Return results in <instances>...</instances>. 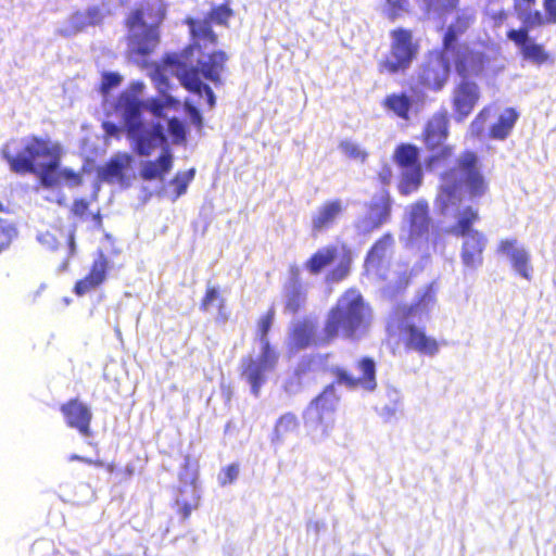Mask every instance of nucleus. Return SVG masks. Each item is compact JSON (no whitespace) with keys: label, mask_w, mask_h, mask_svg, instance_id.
Returning <instances> with one entry per match:
<instances>
[{"label":"nucleus","mask_w":556,"mask_h":556,"mask_svg":"<svg viewBox=\"0 0 556 556\" xmlns=\"http://www.w3.org/2000/svg\"><path fill=\"white\" fill-rule=\"evenodd\" d=\"M511 1L513 12L521 25L509 28L506 31V39L518 49L523 61L535 66L553 64V54L544 43L538 42L530 31L547 25H556V0H542L543 12L536 9L538 0Z\"/></svg>","instance_id":"1"},{"label":"nucleus","mask_w":556,"mask_h":556,"mask_svg":"<svg viewBox=\"0 0 556 556\" xmlns=\"http://www.w3.org/2000/svg\"><path fill=\"white\" fill-rule=\"evenodd\" d=\"M489 191V182L480 168L476 151L460 152L454 165L440 174L435 205L441 214H446L463 200L466 192L470 199H479Z\"/></svg>","instance_id":"2"},{"label":"nucleus","mask_w":556,"mask_h":556,"mask_svg":"<svg viewBox=\"0 0 556 556\" xmlns=\"http://www.w3.org/2000/svg\"><path fill=\"white\" fill-rule=\"evenodd\" d=\"M17 143L16 139L5 143L1 149V156L9 164L11 172L25 175H38L40 184L51 188L54 180L49 176L53 169H58L62 147L50 138L30 135L21 139V149L15 151L12 146Z\"/></svg>","instance_id":"3"},{"label":"nucleus","mask_w":556,"mask_h":556,"mask_svg":"<svg viewBox=\"0 0 556 556\" xmlns=\"http://www.w3.org/2000/svg\"><path fill=\"white\" fill-rule=\"evenodd\" d=\"M371 323V309L362 294L345 291L328 311L323 329L321 343L331 344L338 338L356 341L367 331Z\"/></svg>","instance_id":"4"},{"label":"nucleus","mask_w":556,"mask_h":556,"mask_svg":"<svg viewBox=\"0 0 556 556\" xmlns=\"http://www.w3.org/2000/svg\"><path fill=\"white\" fill-rule=\"evenodd\" d=\"M166 16L163 0H140L125 16L127 47L130 55L146 58L161 42V26Z\"/></svg>","instance_id":"5"},{"label":"nucleus","mask_w":556,"mask_h":556,"mask_svg":"<svg viewBox=\"0 0 556 556\" xmlns=\"http://www.w3.org/2000/svg\"><path fill=\"white\" fill-rule=\"evenodd\" d=\"M180 65H168L179 71L178 78L181 85L192 93L206 96V102L210 109L216 103L215 94L212 88L203 84L201 78L212 81L215 86L223 84L222 75L226 71L228 54L223 50H216L208 53L204 59H199L197 65H192V56L189 60L180 59Z\"/></svg>","instance_id":"6"},{"label":"nucleus","mask_w":556,"mask_h":556,"mask_svg":"<svg viewBox=\"0 0 556 556\" xmlns=\"http://www.w3.org/2000/svg\"><path fill=\"white\" fill-rule=\"evenodd\" d=\"M235 15L228 1L213 5L205 18L186 17L184 24L189 28L190 43L180 53L168 54L164 58L165 65H180V59L189 60L194 52H202L203 47L216 46L217 34L213 30L212 24L228 27L229 20Z\"/></svg>","instance_id":"7"},{"label":"nucleus","mask_w":556,"mask_h":556,"mask_svg":"<svg viewBox=\"0 0 556 556\" xmlns=\"http://www.w3.org/2000/svg\"><path fill=\"white\" fill-rule=\"evenodd\" d=\"M448 137L450 115L445 109H442L426 121L420 134V141L430 153L425 161L428 169L438 168L454 156V146L446 143Z\"/></svg>","instance_id":"8"},{"label":"nucleus","mask_w":556,"mask_h":556,"mask_svg":"<svg viewBox=\"0 0 556 556\" xmlns=\"http://www.w3.org/2000/svg\"><path fill=\"white\" fill-rule=\"evenodd\" d=\"M392 38L390 53L378 62L380 74L394 75L406 72L419 52L410 29L399 27L390 31Z\"/></svg>","instance_id":"9"},{"label":"nucleus","mask_w":556,"mask_h":556,"mask_svg":"<svg viewBox=\"0 0 556 556\" xmlns=\"http://www.w3.org/2000/svg\"><path fill=\"white\" fill-rule=\"evenodd\" d=\"M393 161L403 169L397 186L399 192L405 197L416 192L424 178L419 163V149L413 143H401L394 149Z\"/></svg>","instance_id":"10"},{"label":"nucleus","mask_w":556,"mask_h":556,"mask_svg":"<svg viewBox=\"0 0 556 556\" xmlns=\"http://www.w3.org/2000/svg\"><path fill=\"white\" fill-rule=\"evenodd\" d=\"M446 52L441 48L427 53L416 72V81L419 87L439 92L446 86L451 75V63Z\"/></svg>","instance_id":"11"},{"label":"nucleus","mask_w":556,"mask_h":556,"mask_svg":"<svg viewBox=\"0 0 556 556\" xmlns=\"http://www.w3.org/2000/svg\"><path fill=\"white\" fill-rule=\"evenodd\" d=\"M337 403L333 386H327L305 410L306 424L323 438L333 429Z\"/></svg>","instance_id":"12"},{"label":"nucleus","mask_w":556,"mask_h":556,"mask_svg":"<svg viewBox=\"0 0 556 556\" xmlns=\"http://www.w3.org/2000/svg\"><path fill=\"white\" fill-rule=\"evenodd\" d=\"M125 131L134 152L140 156H150L157 147L167 142L163 126L160 123L151 125L144 122L130 124Z\"/></svg>","instance_id":"13"},{"label":"nucleus","mask_w":556,"mask_h":556,"mask_svg":"<svg viewBox=\"0 0 556 556\" xmlns=\"http://www.w3.org/2000/svg\"><path fill=\"white\" fill-rule=\"evenodd\" d=\"M277 362V352L267 343L262 346L260 358L251 356L242 358L241 376L250 383L251 391L255 396L258 395L262 384L266 381V371L273 370L276 367Z\"/></svg>","instance_id":"14"},{"label":"nucleus","mask_w":556,"mask_h":556,"mask_svg":"<svg viewBox=\"0 0 556 556\" xmlns=\"http://www.w3.org/2000/svg\"><path fill=\"white\" fill-rule=\"evenodd\" d=\"M359 375L354 376L342 367L332 369L336 382L349 389H362L366 392H374L378 387L377 365L372 357L362 356L355 362Z\"/></svg>","instance_id":"15"},{"label":"nucleus","mask_w":556,"mask_h":556,"mask_svg":"<svg viewBox=\"0 0 556 556\" xmlns=\"http://www.w3.org/2000/svg\"><path fill=\"white\" fill-rule=\"evenodd\" d=\"M401 332L406 350L426 356H434L439 353L440 342L434 337L427 334L425 327L406 324L401 328Z\"/></svg>","instance_id":"16"},{"label":"nucleus","mask_w":556,"mask_h":556,"mask_svg":"<svg viewBox=\"0 0 556 556\" xmlns=\"http://www.w3.org/2000/svg\"><path fill=\"white\" fill-rule=\"evenodd\" d=\"M75 232L74 226L66 228L62 224H51L46 230L39 232L37 239L42 247L50 251L65 247L66 255L70 258L76 254Z\"/></svg>","instance_id":"17"},{"label":"nucleus","mask_w":556,"mask_h":556,"mask_svg":"<svg viewBox=\"0 0 556 556\" xmlns=\"http://www.w3.org/2000/svg\"><path fill=\"white\" fill-rule=\"evenodd\" d=\"M60 410L67 427L76 429L84 437H91L92 413L85 403L77 397L70 399L60 406Z\"/></svg>","instance_id":"18"},{"label":"nucleus","mask_w":556,"mask_h":556,"mask_svg":"<svg viewBox=\"0 0 556 556\" xmlns=\"http://www.w3.org/2000/svg\"><path fill=\"white\" fill-rule=\"evenodd\" d=\"M409 236L414 239L428 240L431 229L435 230V235L440 237V229L433 226L430 216L429 203L425 199H419L409 207Z\"/></svg>","instance_id":"19"},{"label":"nucleus","mask_w":556,"mask_h":556,"mask_svg":"<svg viewBox=\"0 0 556 556\" xmlns=\"http://www.w3.org/2000/svg\"><path fill=\"white\" fill-rule=\"evenodd\" d=\"M480 98L479 87L476 83L462 80L453 92L452 105L456 121L460 122L473 111Z\"/></svg>","instance_id":"20"},{"label":"nucleus","mask_w":556,"mask_h":556,"mask_svg":"<svg viewBox=\"0 0 556 556\" xmlns=\"http://www.w3.org/2000/svg\"><path fill=\"white\" fill-rule=\"evenodd\" d=\"M109 267V258L102 251H100L93 260L87 275L76 281L73 292L77 296H83L100 287L106 279Z\"/></svg>","instance_id":"21"},{"label":"nucleus","mask_w":556,"mask_h":556,"mask_svg":"<svg viewBox=\"0 0 556 556\" xmlns=\"http://www.w3.org/2000/svg\"><path fill=\"white\" fill-rule=\"evenodd\" d=\"M460 260L465 267L477 269L483 264V253L488 244V239L483 232L475 230L469 236L463 237Z\"/></svg>","instance_id":"22"},{"label":"nucleus","mask_w":556,"mask_h":556,"mask_svg":"<svg viewBox=\"0 0 556 556\" xmlns=\"http://www.w3.org/2000/svg\"><path fill=\"white\" fill-rule=\"evenodd\" d=\"M489 62L485 53L472 49H462L455 54L454 66L457 74L463 77L480 75Z\"/></svg>","instance_id":"23"},{"label":"nucleus","mask_w":556,"mask_h":556,"mask_svg":"<svg viewBox=\"0 0 556 556\" xmlns=\"http://www.w3.org/2000/svg\"><path fill=\"white\" fill-rule=\"evenodd\" d=\"M320 339L321 332L316 334V323L311 318L298 320L290 330V341L296 350L329 345V343H321Z\"/></svg>","instance_id":"24"},{"label":"nucleus","mask_w":556,"mask_h":556,"mask_svg":"<svg viewBox=\"0 0 556 556\" xmlns=\"http://www.w3.org/2000/svg\"><path fill=\"white\" fill-rule=\"evenodd\" d=\"M476 22V14L472 11H462L456 14L452 23L447 26L443 37L441 47L444 51H454L458 38L467 33V30Z\"/></svg>","instance_id":"25"},{"label":"nucleus","mask_w":556,"mask_h":556,"mask_svg":"<svg viewBox=\"0 0 556 556\" xmlns=\"http://www.w3.org/2000/svg\"><path fill=\"white\" fill-rule=\"evenodd\" d=\"M173 165L174 156L168 147H166L155 160L142 163L139 176L146 181H163L165 176L172 170Z\"/></svg>","instance_id":"26"},{"label":"nucleus","mask_w":556,"mask_h":556,"mask_svg":"<svg viewBox=\"0 0 556 556\" xmlns=\"http://www.w3.org/2000/svg\"><path fill=\"white\" fill-rule=\"evenodd\" d=\"M344 211L345 205L341 199H332L324 202L312 217L313 231L320 232L329 229Z\"/></svg>","instance_id":"27"},{"label":"nucleus","mask_w":556,"mask_h":556,"mask_svg":"<svg viewBox=\"0 0 556 556\" xmlns=\"http://www.w3.org/2000/svg\"><path fill=\"white\" fill-rule=\"evenodd\" d=\"M517 241L515 239H505L498 243V252L509 256V261L514 269L525 279L531 280L532 266L530 255L525 249H516Z\"/></svg>","instance_id":"28"},{"label":"nucleus","mask_w":556,"mask_h":556,"mask_svg":"<svg viewBox=\"0 0 556 556\" xmlns=\"http://www.w3.org/2000/svg\"><path fill=\"white\" fill-rule=\"evenodd\" d=\"M391 210L392 199L390 192L382 190L379 194L375 195L368 204L370 226L367 230L372 231L386 224L390 219Z\"/></svg>","instance_id":"29"},{"label":"nucleus","mask_w":556,"mask_h":556,"mask_svg":"<svg viewBox=\"0 0 556 556\" xmlns=\"http://www.w3.org/2000/svg\"><path fill=\"white\" fill-rule=\"evenodd\" d=\"M519 113L514 108H505L496 115V121L491 124L488 130V137L492 140H505L507 139L517 121Z\"/></svg>","instance_id":"30"},{"label":"nucleus","mask_w":556,"mask_h":556,"mask_svg":"<svg viewBox=\"0 0 556 556\" xmlns=\"http://www.w3.org/2000/svg\"><path fill=\"white\" fill-rule=\"evenodd\" d=\"M112 14L110 8L89 7L86 11H76L71 16V26L75 31H80L88 26H99L105 17Z\"/></svg>","instance_id":"31"},{"label":"nucleus","mask_w":556,"mask_h":556,"mask_svg":"<svg viewBox=\"0 0 556 556\" xmlns=\"http://www.w3.org/2000/svg\"><path fill=\"white\" fill-rule=\"evenodd\" d=\"M307 293L304 286L298 280H291L285 289L283 309L286 313L295 315L306 306Z\"/></svg>","instance_id":"32"},{"label":"nucleus","mask_w":556,"mask_h":556,"mask_svg":"<svg viewBox=\"0 0 556 556\" xmlns=\"http://www.w3.org/2000/svg\"><path fill=\"white\" fill-rule=\"evenodd\" d=\"M479 220V211L471 205H467L457 212L455 216V223L451 226L448 232L455 237L469 236L476 230L472 227Z\"/></svg>","instance_id":"33"},{"label":"nucleus","mask_w":556,"mask_h":556,"mask_svg":"<svg viewBox=\"0 0 556 556\" xmlns=\"http://www.w3.org/2000/svg\"><path fill=\"white\" fill-rule=\"evenodd\" d=\"M381 105L387 112L407 121L409 119L413 100L405 92H392L383 98Z\"/></svg>","instance_id":"34"},{"label":"nucleus","mask_w":556,"mask_h":556,"mask_svg":"<svg viewBox=\"0 0 556 556\" xmlns=\"http://www.w3.org/2000/svg\"><path fill=\"white\" fill-rule=\"evenodd\" d=\"M338 248L327 245L318 249L304 263L305 269L312 275H318L338 258Z\"/></svg>","instance_id":"35"},{"label":"nucleus","mask_w":556,"mask_h":556,"mask_svg":"<svg viewBox=\"0 0 556 556\" xmlns=\"http://www.w3.org/2000/svg\"><path fill=\"white\" fill-rule=\"evenodd\" d=\"M394 244V238L391 233H383L379 239H377L370 249L367 251L365 256V266L367 268H378L380 267L383 260L387 257L388 252L392 249Z\"/></svg>","instance_id":"36"},{"label":"nucleus","mask_w":556,"mask_h":556,"mask_svg":"<svg viewBox=\"0 0 556 556\" xmlns=\"http://www.w3.org/2000/svg\"><path fill=\"white\" fill-rule=\"evenodd\" d=\"M119 105L123 109V122L125 129L130 124H138L141 121V113L144 109V102L136 99L132 96H125L121 98Z\"/></svg>","instance_id":"37"},{"label":"nucleus","mask_w":556,"mask_h":556,"mask_svg":"<svg viewBox=\"0 0 556 556\" xmlns=\"http://www.w3.org/2000/svg\"><path fill=\"white\" fill-rule=\"evenodd\" d=\"M132 157L128 153H118L111 157L103 168V175L110 178H122L124 170L130 165Z\"/></svg>","instance_id":"38"},{"label":"nucleus","mask_w":556,"mask_h":556,"mask_svg":"<svg viewBox=\"0 0 556 556\" xmlns=\"http://www.w3.org/2000/svg\"><path fill=\"white\" fill-rule=\"evenodd\" d=\"M195 168H189L185 172H177L169 180V186L173 189V200H177L187 192L188 186L194 179Z\"/></svg>","instance_id":"39"},{"label":"nucleus","mask_w":556,"mask_h":556,"mask_svg":"<svg viewBox=\"0 0 556 556\" xmlns=\"http://www.w3.org/2000/svg\"><path fill=\"white\" fill-rule=\"evenodd\" d=\"M352 252L344 249L339 257L338 264L328 273L327 278L331 282H339L345 279L351 270Z\"/></svg>","instance_id":"40"},{"label":"nucleus","mask_w":556,"mask_h":556,"mask_svg":"<svg viewBox=\"0 0 556 556\" xmlns=\"http://www.w3.org/2000/svg\"><path fill=\"white\" fill-rule=\"evenodd\" d=\"M49 176L54 180V184L51 188L61 185L62 182L67 184L70 187H78L83 184L81 174L75 172L72 168H60L53 169L49 173Z\"/></svg>","instance_id":"41"},{"label":"nucleus","mask_w":556,"mask_h":556,"mask_svg":"<svg viewBox=\"0 0 556 556\" xmlns=\"http://www.w3.org/2000/svg\"><path fill=\"white\" fill-rule=\"evenodd\" d=\"M214 302H217V306H218V311H219L220 317L224 320H226L227 319V315H225L223 313V311L225 308V304H226L225 299L222 296L218 288L208 286V287H206L204 295L201 299L200 309L202 312H207L210 309L211 305Z\"/></svg>","instance_id":"42"},{"label":"nucleus","mask_w":556,"mask_h":556,"mask_svg":"<svg viewBox=\"0 0 556 556\" xmlns=\"http://www.w3.org/2000/svg\"><path fill=\"white\" fill-rule=\"evenodd\" d=\"M300 426V421L295 414L285 413L282 414L275 424L274 433L277 438L283 437L287 433L295 431Z\"/></svg>","instance_id":"43"},{"label":"nucleus","mask_w":556,"mask_h":556,"mask_svg":"<svg viewBox=\"0 0 556 556\" xmlns=\"http://www.w3.org/2000/svg\"><path fill=\"white\" fill-rule=\"evenodd\" d=\"M177 514L182 520L189 519L192 510L197 509L200 505V494L197 488L191 489L190 496L176 501Z\"/></svg>","instance_id":"44"},{"label":"nucleus","mask_w":556,"mask_h":556,"mask_svg":"<svg viewBox=\"0 0 556 556\" xmlns=\"http://www.w3.org/2000/svg\"><path fill=\"white\" fill-rule=\"evenodd\" d=\"M276 311L274 306H270L257 320V333L262 346L265 343L270 344L268 340V333L274 324Z\"/></svg>","instance_id":"45"},{"label":"nucleus","mask_w":556,"mask_h":556,"mask_svg":"<svg viewBox=\"0 0 556 556\" xmlns=\"http://www.w3.org/2000/svg\"><path fill=\"white\" fill-rule=\"evenodd\" d=\"M199 477V464L197 460L191 459L189 456L185 457L181 471L179 472V480L185 483H190L191 489L197 488V480Z\"/></svg>","instance_id":"46"},{"label":"nucleus","mask_w":556,"mask_h":556,"mask_svg":"<svg viewBox=\"0 0 556 556\" xmlns=\"http://www.w3.org/2000/svg\"><path fill=\"white\" fill-rule=\"evenodd\" d=\"M496 111L495 105L490 104L484 106L480 112L476 115L473 121L471 122V130L475 136L480 137L484 132V125L489 121V118L494 115Z\"/></svg>","instance_id":"47"},{"label":"nucleus","mask_w":556,"mask_h":556,"mask_svg":"<svg viewBox=\"0 0 556 556\" xmlns=\"http://www.w3.org/2000/svg\"><path fill=\"white\" fill-rule=\"evenodd\" d=\"M339 148L351 160L365 162L368 153L363 150L357 143L351 140H343L340 142Z\"/></svg>","instance_id":"48"},{"label":"nucleus","mask_w":556,"mask_h":556,"mask_svg":"<svg viewBox=\"0 0 556 556\" xmlns=\"http://www.w3.org/2000/svg\"><path fill=\"white\" fill-rule=\"evenodd\" d=\"M16 235V228L12 224L0 218V252L7 250L11 245Z\"/></svg>","instance_id":"49"},{"label":"nucleus","mask_w":556,"mask_h":556,"mask_svg":"<svg viewBox=\"0 0 556 556\" xmlns=\"http://www.w3.org/2000/svg\"><path fill=\"white\" fill-rule=\"evenodd\" d=\"M168 132L173 137L174 143L180 144L186 142L187 134L185 125L177 117H172L168 119Z\"/></svg>","instance_id":"50"},{"label":"nucleus","mask_w":556,"mask_h":556,"mask_svg":"<svg viewBox=\"0 0 556 556\" xmlns=\"http://www.w3.org/2000/svg\"><path fill=\"white\" fill-rule=\"evenodd\" d=\"M239 466L237 464H230L222 469L219 475V483L222 485L230 484L238 478Z\"/></svg>","instance_id":"51"},{"label":"nucleus","mask_w":556,"mask_h":556,"mask_svg":"<svg viewBox=\"0 0 556 556\" xmlns=\"http://www.w3.org/2000/svg\"><path fill=\"white\" fill-rule=\"evenodd\" d=\"M121 81L122 78L117 73H104L102 75L100 90L105 93L112 88L118 86Z\"/></svg>","instance_id":"52"},{"label":"nucleus","mask_w":556,"mask_h":556,"mask_svg":"<svg viewBox=\"0 0 556 556\" xmlns=\"http://www.w3.org/2000/svg\"><path fill=\"white\" fill-rule=\"evenodd\" d=\"M89 201L84 198L75 199L71 206V213L76 217L83 218L89 212Z\"/></svg>","instance_id":"53"},{"label":"nucleus","mask_w":556,"mask_h":556,"mask_svg":"<svg viewBox=\"0 0 556 556\" xmlns=\"http://www.w3.org/2000/svg\"><path fill=\"white\" fill-rule=\"evenodd\" d=\"M166 103L157 98H153L144 103V109L149 110L155 117L164 116V109Z\"/></svg>","instance_id":"54"},{"label":"nucleus","mask_w":556,"mask_h":556,"mask_svg":"<svg viewBox=\"0 0 556 556\" xmlns=\"http://www.w3.org/2000/svg\"><path fill=\"white\" fill-rule=\"evenodd\" d=\"M389 5L388 15L390 20L394 21L402 11L406 10V0H387Z\"/></svg>","instance_id":"55"},{"label":"nucleus","mask_w":556,"mask_h":556,"mask_svg":"<svg viewBox=\"0 0 556 556\" xmlns=\"http://www.w3.org/2000/svg\"><path fill=\"white\" fill-rule=\"evenodd\" d=\"M186 111L189 114L191 122L197 126L198 129L203 127V118L200 111L192 104H186Z\"/></svg>","instance_id":"56"},{"label":"nucleus","mask_w":556,"mask_h":556,"mask_svg":"<svg viewBox=\"0 0 556 556\" xmlns=\"http://www.w3.org/2000/svg\"><path fill=\"white\" fill-rule=\"evenodd\" d=\"M102 128L106 136L114 137L116 139L121 138L123 129L119 126H117L116 124H114L112 122H104L102 124Z\"/></svg>","instance_id":"57"},{"label":"nucleus","mask_w":556,"mask_h":556,"mask_svg":"<svg viewBox=\"0 0 556 556\" xmlns=\"http://www.w3.org/2000/svg\"><path fill=\"white\" fill-rule=\"evenodd\" d=\"M490 18H491L494 27H501L506 23V21L508 18V13L502 9L496 12H493L490 15Z\"/></svg>","instance_id":"58"},{"label":"nucleus","mask_w":556,"mask_h":556,"mask_svg":"<svg viewBox=\"0 0 556 556\" xmlns=\"http://www.w3.org/2000/svg\"><path fill=\"white\" fill-rule=\"evenodd\" d=\"M68 459H70L71 462H73V460H77V462H83V463H85V464H87V465H93V466H98V467H100V466H102V465H103V463H102L101 460H93V459H90V458H86V457L79 456V455H77V454H72V455L68 457Z\"/></svg>","instance_id":"59"},{"label":"nucleus","mask_w":556,"mask_h":556,"mask_svg":"<svg viewBox=\"0 0 556 556\" xmlns=\"http://www.w3.org/2000/svg\"><path fill=\"white\" fill-rule=\"evenodd\" d=\"M311 364H312V359L301 362L296 367V370H295L296 375L301 376V375L306 374L311 369Z\"/></svg>","instance_id":"60"},{"label":"nucleus","mask_w":556,"mask_h":556,"mask_svg":"<svg viewBox=\"0 0 556 556\" xmlns=\"http://www.w3.org/2000/svg\"><path fill=\"white\" fill-rule=\"evenodd\" d=\"M91 219L94 224L96 229H98V230L102 229L103 220H102V215H101L100 211L91 214Z\"/></svg>","instance_id":"61"},{"label":"nucleus","mask_w":556,"mask_h":556,"mask_svg":"<svg viewBox=\"0 0 556 556\" xmlns=\"http://www.w3.org/2000/svg\"><path fill=\"white\" fill-rule=\"evenodd\" d=\"M290 274L292 276V279L291 280H299V277H300V268L296 266V265H293L290 267Z\"/></svg>","instance_id":"62"},{"label":"nucleus","mask_w":556,"mask_h":556,"mask_svg":"<svg viewBox=\"0 0 556 556\" xmlns=\"http://www.w3.org/2000/svg\"><path fill=\"white\" fill-rule=\"evenodd\" d=\"M10 212V207H9V203L7 202H3L0 200V213H9Z\"/></svg>","instance_id":"63"},{"label":"nucleus","mask_w":556,"mask_h":556,"mask_svg":"<svg viewBox=\"0 0 556 556\" xmlns=\"http://www.w3.org/2000/svg\"><path fill=\"white\" fill-rule=\"evenodd\" d=\"M427 5H433L435 4L439 0H422Z\"/></svg>","instance_id":"64"}]
</instances>
